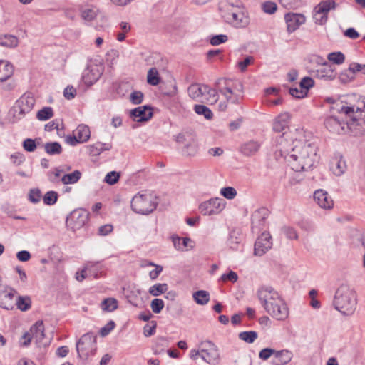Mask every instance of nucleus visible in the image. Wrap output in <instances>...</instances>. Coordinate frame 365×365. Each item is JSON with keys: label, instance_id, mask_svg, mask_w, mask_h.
<instances>
[{"label": "nucleus", "instance_id": "51", "mask_svg": "<svg viewBox=\"0 0 365 365\" xmlns=\"http://www.w3.org/2000/svg\"><path fill=\"white\" fill-rule=\"evenodd\" d=\"M262 10L268 14H273L277 10V5L275 2L267 1L262 4Z\"/></svg>", "mask_w": 365, "mask_h": 365}, {"label": "nucleus", "instance_id": "37", "mask_svg": "<svg viewBox=\"0 0 365 365\" xmlns=\"http://www.w3.org/2000/svg\"><path fill=\"white\" fill-rule=\"evenodd\" d=\"M43 147L46 153L50 155H60L63 151L62 146L58 142L46 143Z\"/></svg>", "mask_w": 365, "mask_h": 365}, {"label": "nucleus", "instance_id": "47", "mask_svg": "<svg viewBox=\"0 0 365 365\" xmlns=\"http://www.w3.org/2000/svg\"><path fill=\"white\" fill-rule=\"evenodd\" d=\"M53 115V111L51 107H44L38 111L36 118L39 120H47L52 118Z\"/></svg>", "mask_w": 365, "mask_h": 365}, {"label": "nucleus", "instance_id": "17", "mask_svg": "<svg viewBox=\"0 0 365 365\" xmlns=\"http://www.w3.org/2000/svg\"><path fill=\"white\" fill-rule=\"evenodd\" d=\"M268 215L269 211L265 207L257 209L252 214V231L253 232H259L264 229Z\"/></svg>", "mask_w": 365, "mask_h": 365}, {"label": "nucleus", "instance_id": "31", "mask_svg": "<svg viewBox=\"0 0 365 365\" xmlns=\"http://www.w3.org/2000/svg\"><path fill=\"white\" fill-rule=\"evenodd\" d=\"M260 144L257 141L250 140L242 145L241 153L247 156L255 155L259 149Z\"/></svg>", "mask_w": 365, "mask_h": 365}, {"label": "nucleus", "instance_id": "60", "mask_svg": "<svg viewBox=\"0 0 365 365\" xmlns=\"http://www.w3.org/2000/svg\"><path fill=\"white\" fill-rule=\"evenodd\" d=\"M41 197V192L38 188L31 189L29 194V199L33 203H38Z\"/></svg>", "mask_w": 365, "mask_h": 365}, {"label": "nucleus", "instance_id": "61", "mask_svg": "<svg viewBox=\"0 0 365 365\" xmlns=\"http://www.w3.org/2000/svg\"><path fill=\"white\" fill-rule=\"evenodd\" d=\"M10 159L14 165L19 166L25 161V156L23 153L16 152L11 155Z\"/></svg>", "mask_w": 365, "mask_h": 365}, {"label": "nucleus", "instance_id": "33", "mask_svg": "<svg viewBox=\"0 0 365 365\" xmlns=\"http://www.w3.org/2000/svg\"><path fill=\"white\" fill-rule=\"evenodd\" d=\"M19 45V39L14 35L4 34L0 35V46L6 48H16Z\"/></svg>", "mask_w": 365, "mask_h": 365}, {"label": "nucleus", "instance_id": "20", "mask_svg": "<svg viewBox=\"0 0 365 365\" xmlns=\"http://www.w3.org/2000/svg\"><path fill=\"white\" fill-rule=\"evenodd\" d=\"M314 199L318 205L324 210L331 209L334 206V201L327 192L323 190H317L314 193Z\"/></svg>", "mask_w": 365, "mask_h": 365}, {"label": "nucleus", "instance_id": "13", "mask_svg": "<svg viewBox=\"0 0 365 365\" xmlns=\"http://www.w3.org/2000/svg\"><path fill=\"white\" fill-rule=\"evenodd\" d=\"M257 298L264 309L281 297L272 287L262 285L257 291Z\"/></svg>", "mask_w": 365, "mask_h": 365}, {"label": "nucleus", "instance_id": "50", "mask_svg": "<svg viewBox=\"0 0 365 365\" xmlns=\"http://www.w3.org/2000/svg\"><path fill=\"white\" fill-rule=\"evenodd\" d=\"M98 14V10L93 9H85L81 11V17L87 21H91L94 20Z\"/></svg>", "mask_w": 365, "mask_h": 365}, {"label": "nucleus", "instance_id": "27", "mask_svg": "<svg viewBox=\"0 0 365 365\" xmlns=\"http://www.w3.org/2000/svg\"><path fill=\"white\" fill-rule=\"evenodd\" d=\"M14 67L11 63L5 60H0V82L9 79L14 74Z\"/></svg>", "mask_w": 365, "mask_h": 365}, {"label": "nucleus", "instance_id": "57", "mask_svg": "<svg viewBox=\"0 0 365 365\" xmlns=\"http://www.w3.org/2000/svg\"><path fill=\"white\" fill-rule=\"evenodd\" d=\"M120 178V174L116 171H111L106 174L104 181L108 185L115 184Z\"/></svg>", "mask_w": 365, "mask_h": 365}, {"label": "nucleus", "instance_id": "26", "mask_svg": "<svg viewBox=\"0 0 365 365\" xmlns=\"http://www.w3.org/2000/svg\"><path fill=\"white\" fill-rule=\"evenodd\" d=\"M112 148L111 143H103L97 142L86 146V152L89 155L98 156L104 150H110Z\"/></svg>", "mask_w": 365, "mask_h": 365}, {"label": "nucleus", "instance_id": "21", "mask_svg": "<svg viewBox=\"0 0 365 365\" xmlns=\"http://www.w3.org/2000/svg\"><path fill=\"white\" fill-rule=\"evenodd\" d=\"M315 76L320 79L331 81L336 78V72L333 66L325 62L316 70Z\"/></svg>", "mask_w": 365, "mask_h": 365}, {"label": "nucleus", "instance_id": "9", "mask_svg": "<svg viewBox=\"0 0 365 365\" xmlns=\"http://www.w3.org/2000/svg\"><path fill=\"white\" fill-rule=\"evenodd\" d=\"M201 346H202L200 351L201 358L210 364L217 365L220 361V355L217 346L210 340L202 341Z\"/></svg>", "mask_w": 365, "mask_h": 365}, {"label": "nucleus", "instance_id": "45", "mask_svg": "<svg viewBox=\"0 0 365 365\" xmlns=\"http://www.w3.org/2000/svg\"><path fill=\"white\" fill-rule=\"evenodd\" d=\"M101 308L103 311L113 312L118 308V301L114 298H107L101 302Z\"/></svg>", "mask_w": 365, "mask_h": 365}, {"label": "nucleus", "instance_id": "29", "mask_svg": "<svg viewBox=\"0 0 365 365\" xmlns=\"http://www.w3.org/2000/svg\"><path fill=\"white\" fill-rule=\"evenodd\" d=\"M359 68L358 65H349L347 69L344 70L339 74V78L342 83H348L355 78L356 71Z\"/></svg>", "mask_w": 365, "mask_h": 365}, {"label": "nucleus", "instance_id": "4", "mask_svg": "<svg viewBox=\"0 0 365 365\" xmlns=\"http://www.w3.org/2000/svg\"><path fill=\"white\" fill-rule=\"evenodd\" d=\"M158 204V197L155 195L138 194L131 200V208L136 213L148 215L156 209Z\"/></svg>", "mask_w": 365, "mask_h": 365}, {"label": "nucleus", "instance_id": "2", "mask_svg": "<svg viewBox=\"0 0 365 365\" xmlns=\"http://www.w3.org/2000/svg\"><path fill=\"white\" fill-rule=\"evenodd\" d=\"M357 302V293L354 287L343 283L336 289L332 304L342 315L350 317L354 314Z\"/></svg>", "mask_w": 365, "mask_h": 365}, {"label": "nucleus", "instance_id": "32", "mask_svg": "<svg viewBox=\"0 0 365 365\" xmlns=\"http://www.w3.org/2000/svg\"><path fill=\"white\" fill-rule=\"evenodd\" d=\"M336 7V3L334 0H324L320 1L315 7L314 11H317V13L327 14L331 9H335Z\"/></svg>", "mask_w": 365, "mask_h": 365}, {"label": "nucleus", "instance_id": "56", "mask_svg": "<svg viewBox=\"0 0 365 365\" xmlns=\"http://www.w3.org/2000/svg\"><path fill=\"white\" fill-rule=\"evenodd\" d=\"M150 307L155 314H159L164 307V302L161 299L155 298L151 301Z\"/></svg>", "mask_w": 365, "mask_h": 365}, {"label": "nucleus", "instance_id": "63", "mask_svg": "<svg viewBox=\"0 0 365 365\" xmlns=\"http://www.w3.org/2000/svg\"><path fill=\"white\" fill-rule=\"evenodd\" d=\"M115 323L113 320H110L104 327L100 329V334L106 336L115 328Z\"/></svg>", "mask_w": 365, "mask_h": 365}, {"label": "nucleus", "instance_id": "24", "mask_svg": "<svg viewBox=\"0 0 365 365\" xmlns=\"http://www.w3.org/2000/svg\"><path fill=\"white\" fill-rule=\"evenodd\" d=\"M206 84L192 83L187 89L189 96L193 100L204 102V88Z\"/></svg>", "mask_w": 365, "mask_h": 365}, {"label": "nucleus", "instance_id": "6", "mask_svg": "<svg viewBox=\"0 0 365 365\" xmlns=\"http://www.w3.org/2000/svg\"><path fill=\"white\" fill-rule=\"evenodd\" d=\"M96 349V338L91 333L83 334L76 344L78 357L83 360H86L90 355H93Z\"/></svg>", "mask_w": 365, "mask_h": 365}, {"label": "nucleus", "instance_id": "52", "mask_svg": "<svg viewBox=\"0 0 365 365\" xmlns=\"http://www.w3.org/2000/svg\"><path fill=\"white\" fill-rule=\"evenodd\" d=\"M36 140H41V138H36L35 140L31 138L25 139L22 143L24 149L27 152H34L37 148Z\"/></svg>", "mask_w": 365, "mask_h": 365}, {"label": "nucleus", "instance_id": "35", "mask_svg": "<svg viewBox=\"0 0 365 365\" xmlns=\"http://www.w3.org/2000/svg\"><path fill=\"white\" fill-rule=\"evenodd\" d=\"M204 102L210 104L215 103L218 100V91L210 88L209 86H206L204 88Z\"/></svg>", "mask_w": 365, "mask_h": 365}, {"label": "nucleus", "instance_id": "62", "mask_svg": "<svg viewBox=\"0 0 365 365\" xmlns=\"http://www.w3.org/2000/svg\"><path fill=\"white\" fill-rule=\"evenodd\" d=\"M144 95L141 91H133L130 93V100L135 105L140 104L143 102Z\"/></svg>", "mask_w": 365, "mask_h": 365}, {"label": "nucleus", "instance_id": "43", "mask_svg": "<svg viewBox=\"0 0 365 365\" xmlns=\"http://www.w3.org/2000/svg\"><path fill=\"white\" fill-rule=\"evenodd\" d=\"M238 337L246 343L252 344L257 339L258 334L255 331H245L240 332Z\"/></svg>", "mask_w": 365, "mask_h": 365}, {"label": "nucleus", "instance_id": "16", "mask_svg": "<svg viewBox=\"0 0 365 365\" xmlns=\"http://www.w3.org/2000/svg\"><path fill=\"white\" fill-rule=\"evenodd\" d=\"M346 123L343 120H340L335 116L331 115L327 117L324 120V125L326 128L331 133L334 134H341L344 130L345 125H351L354 124L350 118H347Z\"/></svg>", "mask_w": 365, "mask_h": 365}, {"label": "nucleus", "instance_id": "28", "mask_svg": "<svg viewBox=\"0 0 365 365\" xmlns=\"http://www.w3.org/2000/svg\"><path fill=\"white\" fill-rule=\"evenodd\" d=\"M30 334L32 338L35 339L36 343L41 344L44 339V325L43 321H37L33 324L30 329Z\"/></svg>", "mask_w": 365, "mask_h": 365}, {"label": "nucleus", "instance_id": "46", "mask_svg": "<svg viewBox=\"0 0 365 365\" xmlns=\"http://www.w3.org/2000/svg\"><path fill=\"white\" fill-rule=\"evenodd\" d=\"M168 284H155L149 288V293L153 296H159L161 294L166 293L168 290Z\"/></svg>", "mask_w": 365, "mask_h": 365}, {"label": "nucleus", "instance_id": "58", "mask_svg": "<svg viewBox=\"0 0 365 365\" xmlns=\"http://www.w3.org/2000/svg\"><path fill=\"white\" fill-rule=\"evenodd\" d=\"M228 40V37L225 34L215 35L210 37V43L212 46H218L225 43Z\"/></svg>", "mask_w": 365, "mask_h": 365}, {"label": "nucleus", "instance_id": "42", "mask_svg": "<svg viewBox=\"0 0 365 365\" xmlns=\"http://www.w3.org/2000/svg\"><path fill=\"white\" fill-rule=\"evenodd\" d=\"M14 304L16 305L19 309L25 312L31 308V298L28 296H19Z\"/></svg>", "mask_w": 365, "mask_h": 365}, {"label": "nucleus", "instance_id": "59", "mask_svg": "<svg viewBox=\"0 0 365 365\" xmlns=\"http://www.w3.org/2000/svg\"><path fill=\"white\" fill-rule=\"evenodd\" d=\"M314 81L311 77H304L299 83L300 88L307 93L308 90L314 86Z\"/></svg>", "mask_w": 365, "mask_h": 365}, {"label": "nucleus", "instance_id": "8", "mask_svg": "<svg viewBox=\"0 0 365 365\" xmlns=\"http://www.w3.org/2000/svg\"><path fill=\"white\" fill-rule=\"evenodd\" d=\"M35 105V98L31 93H24L15 103L14 110L19 118L31 111Z\"/></svg>", "mask_w": 365, "mask_h": 365}, {"label": "nucleus", "instance_id": "55", "mask_svg": "<svg viewBox=\"0 0 365 365\" xmlns=\"http://www.w3.org/2000/svg\"><path fill=\"white\" fill-rule=\"evenodd\" d=\"M220 194L227 200H232L237 196V191L232 187H225L220 190Z\"/></svg>", "mask_w": 365, "mask_h": 365}, {"label": "nucleus", "instance_id": "48", "mask_svg": "<svg viewBox=\"0 0 365 365\" xmlns=\"http://www.w3.org/2000/svg\"><path fill=\"white\" fill-rule=\"evenodd\" d=\"M327 58L329 61L332 62L333 63H335L336 65H341L345 61V56L343 53L340 51L332 52L328 55Z\"/></svg>", "mask_w": 365, "mask_h": 365}, {"label": "nucleus", "instance_id": "39", "mask_svg": "<svg viewBox=\"0 0 365 365\" xmlns=\"http://www.w3.org/2000/svg\"><path fill=\"white\" fill-rule=\"evenodd\" d=\"M168 346V340L163 336L156 338L153 350L155 354H159L164 351L165 349Z\"/></svg>", "mask_w": 365, "mask_h": 365}, {"label": "nucleus", "instance_id": "44", "mask_svg": "<svg viewBox=\"0 0 365 365\" xmlns=\"http://www.w3.org/2000/svg\"><path fill=\"white\" fill-rule=\"evenodd\" d=\"M194 110L197 114L203 115L207 120H210L213 117L212 110L205 105H195Z\"/></svg>", "mask_w": 365, "mask_h": 365}, {"label": "nucleus", "instance_id": "23", "mask_svg": "<svg viewBox=\"0 0 365 365\" xmlns=\"http://www.w3.org/2000/svg\"><path fill=\"white\" fill-rule=\"evenodd\" d=\"M102 73L97 67L88 68L83 73L82 80L87 86L95 83L101 76Z\"/></svg>", "mask_w": 365, "mask_h": 365}, {"label": "nucleus", "instance_id": "36", "mask_svg": "<svg viewBox=\"0 0 365 365\" xmlns=\"http://www.w3.org/2000/svg\"><path fill=\"white\" fill-rule=\"evenodd\" d=\"M81 171L76 170L71 173L64 174L61 178V182L64 185L76 183L81 178Z\"/></svg>", "mask_w": 365, "mask_h": 365}, {"label": "nucleus", "instance_id": "30", "mask_svg": "<svg viewBox=\"0 0 365 365\" xmlns=\"http://www.w3.org/2000/svg\"><path fill=\"white\" fill-rule=\"evenodd\" d=\"M330 168L335 175L340 176L346 169V162L341 158H335L331 160Z\"/></svg>", "mask_w": 365, "mask_h": 365}, {"label": "nucleus", "instance_id": "22", "mask_svg": "<svg viewBox=\"0 0 365 365\" xmlns=\"http://www.w3.org/2000/svg\"><path fill=\"white\" fill-rule=\"evenodd\" d=\"M130 115L135 118H139L138 122L149 120L153 116V109L149 106H139L130 111Z\"/></svg>", "mask_w": 365, "mask_h": 365}, {"label": "nucleus", "instance_id": "3", "mask_svg": "<svg viewBox=\"0 0 365 365\" xmlns=\"http://www.w3.org/2000/svg\"><path fill=\"white\" fill-rule=\"evenodd\" d=\"M215 86L226 98V101L220 102L218 105L220 111L227 110V103L238 104L243 98V84L238 79L221 78L216 81Z\"/></svg>", "mask_w": 365, "mask_h": 365}, {"label": "nucleus", "instance_id": "10", "mask_svg": "<svg viewBox=\"0 0 365 365\" xmlns=\"http://www.w3.org/2000/svg\"><path fill=\"white\" fill-rule=\"evenodd\" d=\"M89 213L84 209H77L72 211L66 218V226L76 231L83 227L88 221Z\"/></svg>", "mask_w": 365, "mask_h": 365}, {"label": "nucleus", "instance_id": "64", "mask_svg": "<svg viewBox=\"0 0 365 365\" xmlns=\"http://www.w3.org/2000/svg\"><path fill=\"white\" fill-rule=\"evenodd\" d=\"M314 14L313 16V19L315 24L319 25H324L328 20V16L327 14L317 13V11H314Z\"/></svg>", "mask_w": 365, "mask_h": 365}, {"label": "nucleus", "instance_id": "25", "mask_svg": "<svg viewBox=\"0 0 365 365\" xmlns=\"http://www.w3.org/2000/svg\"><path fill=\"white\" fill-rule=\"evenodd\" d=\"M292 353L287 349L276 351L272 361L273 365H286L291 361Z\"/></svg>", "mask_w": 365, "mask_h": 365}, {"label": "nucleus", "instance_id": "41", "mask_svg": "<svg viewBox=\"0 0 365 365\" xmlns=\"http://www.w3.org/2000/svg\"><path fill=\"white\" fill-rule=\"evenodd\" d=\"M64 172L61 167H55L47 173L48 180L52 183H58L59 177Z\"/></svg>", "mask_w": 365, "mask_h": 365}, {"label": "nucleus", "instance_id": "49", "mask_svg": "<svg viewBox=\"0 0 365 365\" xmlns=\"http://www.w3.org/2000/svg\"><path fill=\"white\" fill-rule=\"evenodd\" d=\"M58 195L56 191H48L43 197V203L46 205H53L58 200Z\"/></svg>", "mask_w": 365, "mask_h": 365}, {"label": "nucleus", "instance_id": "1", "mask_svg": "<svg viewBox=\"0 0 365 365\" xmlns=\"http://www.w3.org/2000/svg\"><path fill=\"white\" fill-rule=\"evenodd\" d=\"M294 146L289 151L285 147L277 150L291 165L292 169L296 172L305 171L311 169L317 156V145L309 140H294Z\"/></svg>", "mask_w": 365, "mask_h": 365}, {"label": "nucleus", "instance_id": "5", "mask_svg": "<svg viewBox=\"0 0 365 365\" xmlns=\"http://www.w3.org/2000/svg\"><path fill=\"white\" fill-rule=\"evenodd\" d=\"M225 21L236 28H245L250 24L248 11L242 5H231L223 14Z\"/></svg>", "mask_w": 365, "mask_h": 365}, {"label": "nucleus", "instance_id": "7", "mask_svg": "<svg viewBox=\"0 0 365 365\" xmlns=\"http://www.w3.org/2000/svg\"><path fill=\"white\" fill-rule=\"evenodd\" d=\"M264 310L272 317L279 321L287 319L289 313L288 306L282 296L265 307Z\"/></svg>", "mask_w": 365, "mask_h": 365}, {"label": "nucleus", "instance_id": "53", "mask_svg": "<svg viewBox=\"0 0 365 365\" xmlns=\"http://www.w3.org/2000/svg\"><path fill=\"white\" fill-rule=\"evenodd\" d=\"M173 242L175 248L180 250L188 247V243L191 242V240L188 237H173Z\"/></svg>", "mask_w": 365, "mask_h": 365}, {"label": "nucleus", "instance_id": "12", "mask_svg": "<svg viewBox=\"0 0 365 365\" xmlns=\"http://www.w3.org/2000/svg\"><path fill=\"white\" fill-rule=\"evenodd\" d=\"M225 205L226 202L224 199L215 197L202 202L199 209L204 215H217L225 209Z\"/></svg>", "mask_w": 365, "mask_h": 365}, {"label": "nucleus", "instance_id": "18", "mask_svg": "<svg viewBox=\"0 0 365 365\" xmlns=\"http://www.w3.org/2000/svg\"><path fill=\"white\" fill-rule=\"evenodd\" d=\"M272 246V237L269 233L263 232L255 243L254 254L262 256Z\"/></svg>", "mask_w": 365, "mask_h": 365}, {"label": "nucleus", "instance_id": "14", "mask_svg": "<svg viewBox=\"0 0 365 365\" xmlns=\"http://www.w3.org/2000/svg\"><path fill=\"white\" fill-rule=\"evenodd\" d=\"M338 110L339 113H344L346 117L350 118V120L354 123L360 120L364 113L363 121L365 123V101H361V106H342L340 109H338Z\"/></svg>", "mask_w": 365, "mask_h": 365}, {"label": "nucleus", "instance_id": "15", "mask_svg": "<svg viewBox=\"0 0 365 365\" xmlns=\"http://www.w3.org/2000/svg\"><path fill=\"white\" fill-rule=\"evenodd\" d=\"M284 21L287 24V31L292 34L306 22V17L302 14L288 12L284 14Z\"/></svg>", "mask_w": 365, "mask_h": 365}, {"label": "nucleus", "instance_id": "38", "mask_svg": "<svg viewBox=\"0 0 365 365\" xmlns=\"http://www.w3.org/2000/svg\"><path fill=\"white\" fill-rule=\"evenodd\" d=\"M192 297L195 302L200 305H205L210 301V294L205 290H198L193 293Z\"/></svg>", "mask_w": 365, "mask_h": 365}, {"label": "nucleus", "instance_id": "11", "mask_svg": "<svg viewBox=\"0 0 365 365\" xmlns=\"http://www.w3.org/2000/svg\"><path fill=\"white\" fill-rule=\"evenodd\" d=\"M290 120V115L288 113H283L279 114L273 122V130L275 133H282V135L278 140V146L284 148V145L287 144V140L283 138V135L289 130V123Z\"/></svg>", "mask_w": 365, "mask_h": 365}, {"label": "nucleus", "instance_id": "54", "mask_svg": "<svg viewBox=\"0 0 365 365\" xmlns=\"http://www.w3.org/2000/svg\"><path fill=\"white\" fill-rule=\"evenodd\" d=\"M168 84H169L170 87L167 90H165V88H163V86H160L163 93L165 96H170V97L175 96L178 93V88H177V84H176L175 81H170L168 83Z\"/></svg>", "mask_w": 365, "mask_h": 365}, {"label": "nucleus", "instance_id": "19", "mask_svg": "<svg viewBox=\"0 0 365 365\" xmlns=\"http://www.w3.org/2000/svg\"><path fill=\"white\" fill-rule=\"evenodd\" d=\"M4 290L0 291V307L6 310H11L14 307V295L16 291L9 286Z\"/></svg>", "mask_w": 365, "mask_h": 365}, {"label": "nucleus", "instance_id": "34", "mask_svg": "<svg viewBox=\"0 0 365 365\" xmlns=\"http://www.w3.org/2000/svg\"><path fill=\"white\" fill-rule=\"evenodd\" d=\"M73 132L82 143L88 141L91 136L89 127L83 124L79 125Z\"/></svg>", "mask_w": 365, "mask_h": 365}, {"label": "nucleus", "instance_id": "40", "mask_svg": "<svg viewBox=\"0 0 365 365\" xmlns=\"http://www.w3.org/2000/svg\"><path fill=\"white\" fill-rule=\"evenodd\" d=\"M161 78L159 76L158 71L153 67L149 69L147 75V82L151 86H157L160 83Z\"/></svg>", "mask_w": 365, "mask_h": 365}]
</instances>
